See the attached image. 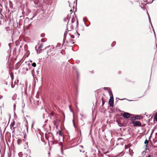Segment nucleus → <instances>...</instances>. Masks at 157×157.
<instances>
[{"label": "nucleus", "mask_w": 157, "mask_h": 157, "mask_svg": "<svg viewBox=\"0 0 157 157\" xmlns=\"http://www.w3.org/2000/svg\"><path fill=\"white\" fill-rule=\"evenodd\" d=\"M55 126L57 128H58V124L56 125H55Z\"/></svg>", "instance_id": "aec40b11"}, {"label": "nucleus", "mask_w": 157, "mask_h": 157, "mask_svg": "<svg viewBox=\"0 0 157 157\" xmlns=\"http://www.w3.org/2000/svg\"><path fill=\"white\" fill-rule=\"evenodd\" d=\"M22 140L21 139H19L17 140V143L18 145H20L22 142Z\"/></svg>", "instance_id": "6e6552de"}, {"label": "nucleus", "mask_w": 157, "mask_h": 157, "mask_svg": "<svg viewBox=\"0 0 157 157\" xmlns=\"http://www.w3.org/2000/svg\"><path fill=\"white\" fill-rule=\"evenodd\" d=\"M113 98V96H111L110 97V99L109 100V105L111 106H113L114 104Z\"/></svg>", "instance_id": "20e7f679"}, {"label": "nucleus", "mask_w": 157, "mask_h": 157, "mask_svg": "<svg viewBox=\"0 0 157 157\" xmlns=\"http://www.w3.org/2000/svg\"><path fill=\"white\" fill-rule=\"evenodd\" d=\"M57 121H54L53 122V124L54 125V126L56 125H57L58 124H57Z\"/></svg>", "instance_id": "9b49d317"}, {"label": "nucleus", "mask_w": 157, "mask_h": 157, "mask_svg": "<svg viewBox=\"0 0 157 157\" xmlns=\"http://www.w3.org/2000/svg\"><path fill=\"white\" fill-rule=\"evenodd\" d=\"M37 53H38V51H37Z\"/></svg>", "instance_id": "a878e982"}, {"label": "nucleus", "mask_w": 157, "mask_h": 157, "mask_svg": "<svg viewBox=\"0 0 157 157\" xmlns=\"http://www.w3.org/2000/svg\"><path fill=\"white\" fill-rule=\"evenodd\" d=\"M75 21V18L74 17H72V20H71V22L72 23H73Z\"/></svg>", "instance_id": "ddd939ff"}, {"label": "nucleus", "mask_w": 157, "mask_h": 157, "mask_svg": "<svg viewBox=\"0 0 157 157\" xmlns=\"http://www.w3.org/2000/svg\"><path fill=\"white\" fill-rule=\"evenodd\" d=\"M107 90L109 91V94L110 96H113L111 90L109 88H108Z\"/></svg>", "instance_id": "0eeeda50"}, {"label": "nucleus", "mask_w": 157, "mask_h": 157, "mask_svg": "<svg viewBox=\"0 0 157 157\" xmlns=\"http://www.w3.org/2000/svg\"><path fill=\"white\" fill-rule=\"evenodd\" d=\"M70 11H72V10H70Z\"/></svg>", "instance_id": "bb28decb"}, {"label": "nucleus", "mask_w": 157, "mask_h": 157, "mask_svg": "<svg viewBox=\"0 0 157 157\" xmlns=\"http://www.w3.org/2000/svg\"><path fill=\"white\" fill-rule=\"evenodd\" d=\"M60 145L61 146V149H62V148L63 147V143L62 142H61L60 143Z\"/></svg>", "instance_id": "a211bd4d"}, {"label": "nucleus", "mask_w": 157, "mask_h": 157, "mask_svg": "<svg viewBox=\"0 0 157 157\" xmlns=\"http://www.w3.org/2000/svg\"><path fill=\"white\" fill-rule=\"evenodd\" d=\"M26 70H27V71H28V69H26Z\"/></svg>", "instance_id": "393cba45"}, {"label": "nucleus", "mask_w": 157, "mask_h": 157, "mask_svg": "<svg viewBox=\"0 0 157 157\" xmlns=\"http://www.w3.org/2000/svg\"><path fill=\"white\" fill-rule=\"evenodd\" d=\"M32 66L34 67H35L36 66V64L34 62L32 64Z\"/></svg>", "instance_id": "4468645a"}, {"label": "nucleus", "mask_w": 157, "mask_h": 157, "mask_svg": "<svg viewBox=\"0 0 157 157\" xmlns=\"http://www.w3.org/2000/svg\"><path fill=\"white\" fill-rule=\"evenodd\" d=\"M154 118H155L156 121H157V113L156 115L155 116Z\"/></svg>", "instance_id": "dca6fc26"}, {"label": "nucleus", "mask_w": 157, "mask_h": 157, "mask_svg": "<svg viewBox=\"0 0 157 157\" xmlns=\"http://www.w3.org/2000/svg\"><path fill=\"white\" fill-rule=\"evenodd\" d=\"M10 76L12 80H13L14 78L13 74V72H11L10 74Z\"/></svg>", "instance_id": "9d476101"}, {"label": "nucleus", "mask_w": 157, "mask_h": 157, "mask_svg": "<svg viewBox=\"0 0 157 157\" xmlns=\"http://www.w3.org/2000/svg\"><path fill=\"white\" fill-rule=\"evenodd\" d=\"M43 45L42 44H41L39 47L38 48L39 49H40L41 50V49L43 47Z\"/></svg>", "instance_id": "f8f14e48"}, {"label": "nucleus", "mask_w": 157, "mask_h": 157, "mask_svg": "<svg viewBox=\"0 0 157 157\" xmlns=\"http://www.w3.org/2000/svg\"><path fill=\"white\" fill-rule=\"evenodd\" d=\"M147 157H151V156L150 155H149Z\"/></svg>", "instance_id": "5701e85b"}, {"label": "nucleus", "mask_w": 157, "mask_h": 157, "mask_svg": "<svg viewBox=\"0 0 157 157\" xmlns=\"http://www.w3.org/2000/svg\"><path fill=\"white\" fill-rule=\"evenodd\" d=\"M41 41L42 42H44L45 41V39L44 38H42L41 40Z\"/></svg>", "instance_id": "2eb2a0df"}, {"label": "nucleus", "mask_w": 157, "mask_h": 157, "mask_svg": "<svg viewBox=\"0 0 157 157\" xmlns=\"http://www.w3.org/2000/svg\"><path fill=\"white\" fill-rule=\"evenodd\" d=\"M148 141V140L146 139L144 141V144H145V147L147 148V147Z\"/></svg>", "instance_id": "1a4fd4ad"}, {"label": "nucleus", "mask_w": 157, "mask_h": 157, "mask_svg": "<svg viewBox=\"0 0 157 157\" xmlns=\"http://www.w3.org/2000/svg\"><path fill=\"white\" fill-rule=\"evenodd\" d=\"M71 38H75V36H74V35H71Z\"/></svg>", "instance_id": "f3484780"}, {"label": "nucleus", "mask_w": 157, "mask_h": 157, "mask_svg": "<svg viewBox=\"0 0 157 157\" xmlns=\"http://www.w3.org/2000/svg\"><path fill=\"white\" fill-rule=\"evenodd\" d=\"M41 36L42 37H43L44 36V34H41Z\"/></svg>", "instance_id": "412c9836"}, {"label": "nucleus", "mask_w": 157, "mask_h": 157, "mask_svg": "<svg viewBox=\"0 0 157 157\" xmlns=\"http://www.w3.org/2000/svg\"><path fill=\"white\" fill-rule=\"evenodd\" d=\"M133 115L129 113L125 112L123 114V116L125 118H128L132 117Z\"/></svg>", "instance_id": "7ed1b4c3"}, {"label": "nucleus", "mask_w": 157, "mask_h": 157, "mask_svg": "<svg viewBox=\"0 0 157 157\" xmlns=\"http://www.w3.org/2000/svg\"><path fill=\"white\" fill-rule=\"evenodd\" d=\"M72 13H73V14L74 15V14H75V12H73H73H72V13H71V14H72Z\"/></svg>", "instance_id": "4be33fe9"}, {"label": "nucleus", "mask_w": 157, "mask_h": 157, "mask_svg": "<svg viewBox=\"0 0 157 157\" xmlns=\"http://www.w3.org/2000/svg\"><path fill=\"white\" fill-rule=\"evenodd\" d=\"M142 118L141 116L139 115H135L132 116L130 117V120H140Z\"/></svg>", "instance_id": "f03ea898"}, {"label": "nucleus", "mask_w": 157, "mask_h": 157, "mask_svg": "<svg viewBox=\"0 0 157 157\" xmlns=\"http://www.w3.org/2000/svg\"><path fill=\"white\" fill-rule=\"evenodd\" d=\"M130 124H132L134 127H141L142 125L141 122L138 121L131 120Z\"/></svg>", "instance_id": "f257e3e1"}, {"label": "nucleus", "mask_w": 157, "mask_h": 157, "mask_svg": "<svg viewBox=\"0 0 157 157\" xmlns=\"http://www.w3.org/2000/svg\"><path fill=\"white\" fill-rule=\"evenodd\" d=\"M15 124V122L13 121V122H12L10 125V128L12 130V128H13V129L14 130L15 128V127H14Z\"/></svg>", "instance_id": "39448f33"}, {"label": "nucleus", "mask_w": 157, "mask_h": 157, "mask_svg": "<svg viewBox=\"0 0 157 157\" xmlns=\"http://www.w3.org/2000/svg\"><path fill=\"white\" fill-rule=\"evenodd\" d=\"M57 134H58L59 136H62L63 135V133L61 131V130H59V132H57Z\"/></svg>", "instance_id": "423d86ee"}, {"label": "nucleus", "mask_w": 157, "mask_h": 157, "mask_svg": "<svg viewBox=\"0 0 157 157\" xmlns=\"http://www.w3.org/2000/svg\"><path fill=\"white\" fill-rule=\"evenodd\" d=\"M11 87H12V88H13L14 87V85H13V83H12V85H11Z\"/></svg>", "instance_id": "6ab92c4d"}, {"label": "nucleus", "mask_w": 157, "mask_h": 157, "mask_svg": "<svg viewBox=\"0 0 157 157\" xmlns=\"http://www.w3.org/2000/svg\"><path fill=\"white\" fill-rule=\"evenodd\" d=\"M107 152H104V153L105 154Z\"/></svg>", "instance_id": "b1692460"}]
</instances>
